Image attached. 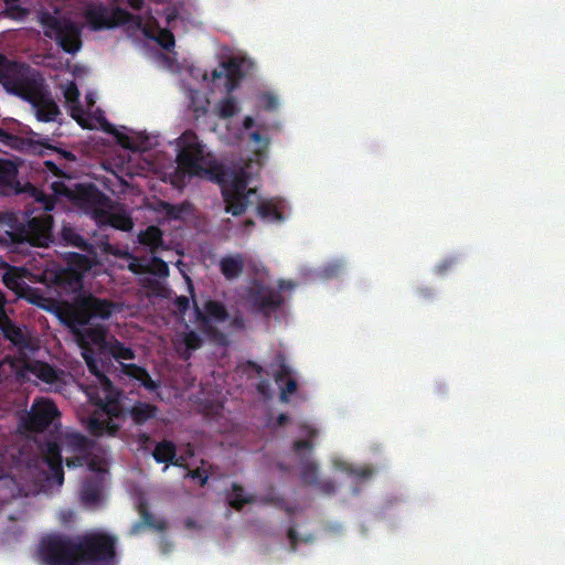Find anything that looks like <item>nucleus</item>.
Segmentation results:
<instances>
[{
    "label": "nucleus",
    "mask_w": 565,
    "mask_h": 565,
    "mask_svg": "<svg viewBox=\"0 0 565 565\" xmlns=\"http://www.w3.org/2000/svg\"><path fill=\"white\" fill-rule=\"evenodd\" d=\"M177 170L171 183L177 188L186 180L203 174L216 179L225 202V212H286L289 204L282 199L262 200L256 189H248V174L244 169L230 170L220 164L213 154L205 150L192 130H185L178 139Z\"/></svg>",
    "instance_id": "1"
},
{
    "label": "nucleus",
    "mask_w": 565,
    "mask_h": 565,
    "mask_svg": "<svg viewBox=\"0 0 565 565\" xmlns=\"http://www.w3.org/2000/svg\"><path fill=\"white\" fill-rule=\"evenodd\" d=\"M17 177L18 166L11 160L0 159V191L4 194L25 193L42 204L43 212H53L58 204L71 205L79 212H108L109 198L93 183L54 181L50 184L51 194H47L31 183L22 186Z\"/></svg>",
    "instance_id": "2"
},
{
    "label": "nucleus",
    "mask_w": 565,
    "mask_h": 565,
    "mask_svg": "<svg viewBox=\"0 0 565 565\" xmlns=\"http://www.w3.org/2000/svg\"><path fill=\"white\" fill-rule=\"evenodd\" d=\"M0 84L4 90L31 105L39 121L52 122L61 115L43 75L25 63L0 53Z\"/></svg>",
    "instance_id": "3"
},
{
    "label": "nucleus",
    "mask_w": 565,
    "mask_h": 565,
    "mask_svg": "<svg viewBox=\"0 0 565 565\" xmlns=\"http://www.w3.org/2000/svg\"><path fill=\"white\" fill-rule=\"evenodd\" d=\"M44 35L54 40L66 53L75 54L82 47L81 29L71 20L45 12L40 18Z\"/></svg>",
    "instance_id": "4"
},
{
    "label": "nucleus",
    "mask_w": 565,
    "mask_h": 565,
    "mask_svg": "<svg viewBox=\"0 0 565 565\" xmlns=\"http://www.w3.org/2000/svg\"><path fill=\"white\" fill-rule=\"evenodd\" d=\"M135 19L140 22L139 17H135L125 9H109L103 4L90 6L85 11V20L94 31L113 29L120 24L128 23Z\"/></svg>",
    "instance_id": "5"
},
{
    "label": "nucleus",
    "mask_w": 565,
    "mask_h": 565,
    "mask_svg": "<svg viewBox=\"0 0 565 565\" xmlns=\"http://www.w3.org/2000/svg\"><path fill=\"white\" fill-rule=\"evenodd\" d=\"M242 66L243 60L232 57L222 64V71L218 72L215 70L213 72V78H221L223 74H225V86L228 92H232L237 86L238 82L244 77Z\"/></svg>",
    "instance_id": "6"
},
{
    "label": "nucleus",
    "mask_w": 565,
    "mask_h": 565,
    "mask_svg": "<svg viewBox=\"0 0 565 565\" xmlns=\"http://www.w3.org/2000/svg\"><path fill=\"white\" fill-rule=\"evenodd\" d=\"M102 127H103V130L107 134H110L113 136L116 137L117 139V142L126 148V149H130V150H143L145 148H141V147H138L135 141L128 137L127 135H124V134H120L111 124H109L108 121L104 120V122L102 124Z\"/></svg>",
    "instance_id": "7"
},
{
    "label": "nucleus",
    "mask_w": 565,
    "mask_h": 565,
    "mask_svg": "<svg viewBox=\"0 0 565 565\" xmlns=\"http://www.w3.org/2000/svg\"><path fill=\"white\" fill-rule=\"evenodd\" d=\"M145 34L154 40L166 51H171L175 45L174 35L169 29L159 28L156 35L150 34L148 31Z\"/></svg>",
    "instance_id": "8"
},
{
    "label": "nucleus",
    "mask_w": 565,
    "mask_h": 565,
    "mask_svg": "<svg viewBox=\"0 0 565 565\" xmlns=\"http://www.w3.org/2000/svg\"><path fill=\"white\" fill-rule=\"evenodd\" d=\"M238 111L236 99L232 96H228L222 99L217 104V115L222 119H227L236 115Z\"/></svg>",
    "instance_id": "9"
},
{
    "label": "nucleus",
    "mask_w": 565,
    "mask_h": 565,
    "mask_svg": "<svg viewBox=\"0 0 565 565\" xmlns=\"http://www.w3.org/2000/svg\"><path fill=\"white\" fill-rule=\"evenodd\" d=\"M63 95H64L66 104L71 105L73 107V110H75L74 106L78 105V103H79V90L77 88V85L74 82H70L65 86V88L63 90ZM72 116L74 118H76L74 111H72Z\"/></svg>",
    "instance_id": "10"
},
{
    "label": "nucleus",
    "mask_w": 565,
    "mask_h": 565,
    "mask_svg": "<svg viewBox=\"0 0 565 565\" xmlns=\"http://www.w3.org/2000/svg\"><path fill=\"white\" fill-rule=\"evenodd\" d=\"M3 14L12 20L22 21L29 15V10L18 3L6 8Z\"/></svg>",
    "instance_id": "11"
},
{
    "label": "nucleus",
    "mask_w": 565,
    "mask_h": 565,
    "mask_svg": "<svg viewBox=\"0 0 565 565\" xmlns=\"http://www.w3.org/2000/svg\"><path fill=\"white\" fill-rule=\"evenodd\" d=\"M260 105L265 110L273 111L278 108V99L271 93H263L259 96Z\"/></svg>",
    "instance_id": "12"
},
{
    "label": "nucleus",
    "mask_w": 565,
    "mask_h": 565,
    "mask_svg": "<svg viewBox=\"0 0 565 565\" xmlns=\"http://www.w3.org/2000/svg\"><path fill=\"white\" fill-rule=\"evenodd\" d=\"M44 164L47 168V170L52 172L55 177L64 178L63 181L65 182L71 180L73 183H76L70 175H65V173L53 161L47 160L44 162Z\"/></svg>",
    "instance_id": "13"
},
{
    "label": "nucleus",
    "mask_w": 565,
    "mask_h": 565,
    "mask_svg": "<svg viewBox=\"0 0 565 565\" xmlns=\"http://www.w3.org/2000/svg\"><path fill=\"white\" fill-rule=\"evenodd\" d=\"M126 2L131 9L136 11L141 10L143 7V0H126Z\"/></svg>",
    "instance_id": "14"
},
{
    "label": "nucleus",
    "mask_w": 565,
    "mask_h": 565,
    "mask_svg": "<svg viewBox=\"0 0 565 565\" xmlns=\"http://www.w3.org/2000/svg\"><path fill=\"white\" fill-rule=\"evenodd\" d=\"M164 207H166V212H169V213H172V212H188V210L185 209V206L182 204L178 210L170 205V204H164Z\"/></svg>",
    "instance_id": "15"
},
{
    "label": "nucleus",
    "mask_w": 565,
    "mask_h": 565,
    "mask_svg": "<svg viewBox=\"0 0 565 565\" xmlns=\"http://www.w3.org/2000/svg\"><path fill=\"white\" fill-rule=\"evenodd\" d=\"M250 139L257 143L264 142L265 145H267V142L264 140L263 136L258 131L252 132Z\"/></svg>",
    "instance_id": "16"
},
{
    "label": "nucleus",
    "mask_w": 565,
    "mask_h": 565,
    "mask_svg": "<svg viewBox=\"0 0 565 565\" xmlns=\"http://www.w3.org/2000/svg\"><path fill=\"white\" fill-rule=\"evenodd\" d=\"M9 139H11V135L7 130L0 128V141L6 142Z\"/></svg>",
    "instance_id": "17"
},
{
    "label": "nucleus",
    "mask_w": 565,
    "mask_h": 565,
    "mask_svg": "<svg viewBox=\"0 0 565 565\" xmlns=\"http://www.w3.org/2000/svg\"><path fill=\"white\" fill-rule=\"evenodd\" d=\"M253 126H254V119H253L252 117H246V118L244 119V127H245L246 129H249V128H252Z\"/></svg>",
    "instance_id": "18"
},
{
    "label": "nucleus",
    "mask_w": 565,
    "mask_h": 565,
    "mask_svg": "<svg viewBox=\"0 0 565 565\" xmlns=\"http://www.w3.org/2000/svg\"><path fill=\"white\" fill-rule=\"evenodd\" d=\"M6 8L20 3L21 0H2Z\"/></svg>",
    "instance_id": "19"
},
{
    "label": "nucleus",
    "mask_w": 565,
    "mask_h": 565,
    "mask_svg": "<svg viewBox=\"0 0 565 565\" xmlns=\"http://www.w3.org/2000/svg\"><path fill=\"white\" fill-rule=\"evenodd\" d=\"M63 156L68 160H75V156L70 151H63Z\"/></svg>",
    "instance_id": "20"
},
{
    "label": "nucleus",
    "mask_w": 565,
    "mask_h": 565,
    "mask_svg": "<svg viewBox=\"0 0 565 565\" xmlns=\"http://www.w3.org/2000/svg\"><path fill=\"white\" fill-rule=\"evenodd\" d=\"M24 212H25V213L34 212V210H25Z\"/></svg>",
    "instance_id": "21"
}]
</instances>
